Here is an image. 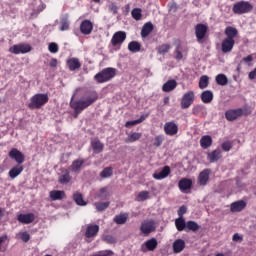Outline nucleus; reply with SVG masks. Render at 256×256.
I'll return each instance as SVG.
<instances>
[{"label":"nucleus","mask_w":256,"mask_h":256,"mask_svg":"<svg viewBox=\"0 0 256 256\" xmlns=\"http://www.w3.org/2000/svg\"><path fill=\"white\" fill-rule=\"evenodd\" d=\"M128 50H130L131 53H139V51H141V43L137 41H131L128 44Z\"/></svg>","instance_id":"58836bf2"},{"label":"nucleus","mask_w":256,"mask_h":256,"mask_svg":"<svg viewBox=\"0 0 256 256\" xmlns=\"http://www.w3.org/2000/svg\"><path fill=\"white\" fill-rule=\"evenodd\" d=\"M223 156L221 155V149H216L212 152H209L207 154V159L210 163H216V161H219Z\"/></svg>","instance_id":"bb28decb"},{"label":"nucleus","mask_w":256,"mask_h":256,"mask_svg":"<svg viewBox=\"0 0 256 256\" xmlns=\"http://www.w3.org/2000/svg\"><path fill=\"white\" fill-rule=\"evenodd\" d=\"M164 133L170 137H173L179 133V126L177 123H175V121L166 122L164 124Z\"/></svg>","instance_id":"9b49d317"},{"label":"nucleus","mask_w":256,"mask_h":256,"mask_svg":"<svg viewBox=\"0 0 256 256\" xmlns=\"http://www.w3.org/2000/svg\"><path fill=\"white\" fill-rule=\"evenodd\" d=\"M126 39H127V32L117 31L113 34L110 43L112 47H117V49H121V45L125 43Z\"/></svg>","instance_id":"423d86ee"},{"label":"nucleus","mask_w":256,"mask_h":256,"mask_svg":"<svg viewBox=\"0 0 256 256\" xmlns=\"http://www.w3.org/2000/svg\"><path fill=\"white\" fill-rule=\"evenodd\" d=\"M80 33L82 35H91L93 33V22L91 20H84L80 24Z\"/></svg>","instance_id":"4468645a"},{"label":"nucleus","mask_w":256,"mask_h":256,"mask_svg":"<svg viewBox=\"0 0 256 256\" xmlns=\"http://www.w3.org/2000/svg\"><path fill=\"white\" fill-rule=\"evenodd\" d=\"M103 241L109 245H115V243H117V239L113 235L104 236Z\"/></svg>","instance_id":"864d4df0"},{"label":"nucleus","mask_w":256,"mask_h":256,"mask_svg":"<svg viewBox=\"0 0 256 256\" xmlns=\"http://www.w3.org/2000/svg\"><path fill=\"white\" fill-rule=\"evenodd\" d=\"M20 47H21V53L22 54L29 53L33 49L31 47V45H29V44H20Z\"/></svg>","instance_id":"bf43d9fd"},{"label":"nucleus","mask_w":256,"mask_h":256,"mask_svg":"<svg viewBox=\"0 0 256 256\" xmlns=\"http://www.w3.org/2000/svg\"><path fill=\"white\" fill-rule=\"evenodd\" d=\"M58 181L60 185H67L68 183L71 182V173L69 170H64L62 171V175L59 176Z\"/></svg>","instance_id":"c756f323"},{"label":"nucleus","mask_w":256,"mask_h":256,"mask_svg":"<svg viewBox=\"0 0 256 256\" xmlns=\"http://www.w3.org/2000/svg\"><path fill=\"white\" fill-rule=\"evenodd\" d=\"M143 10L141 8H134L131 12L132 17L135 21H141V17H143Z\"/></svg>","instance_id":"49530a36"},{"label":"nucleus","mask_w":256,"mask_h":256,"mask_svg":"<svg viewBox=\"0 0 256 256\" xmlns=\"http://www.w3.org/2000/svg\"><path fill=\"white\" fill-rule=\"evenodd\" d=\"M226 35V39H230L232 41H235V37L239 35V30L233 26H227L224 31Z\"/></svg>","instance_id":"5701e85b"},{"label":"nucleus","mask_w":256,"mask_h":256,"mask_svg":"<svg viewBox=\"0 0 256 256\" xmlns=\"http://www.w3.org/2000/svg\"><path fill=\"white\" fill-rule=\"evenodd\" d=\"M233 47H235V40L225 38L221 44V51L222 53H231V51H233Z\"/></svg>","instance_id":"a211bd4d"},{"label":"nucleus","mask_w":256,"mask_h":256,"mask_svg":"<svg viewBox=\"0 0 256 256\" xmlns=\"http://www.w3.org/2000/svg\"><path fill=\"white\" fill-rule=\"evenodd\" d=\"M18 235L23 243H29L31 240V235H29L27 232H20Z\"/></svg>","instance_id":"5fc2aeb1"},{"label":"nucleus","mask_w":256,"mask_h":256,"mask_svg":"<svg viewBox=\"0 0 256 256\" xmlns=\"http://www.w3.org/2000/svg\"><path fill=\"white\" fill-rule=\"evenodd\" d=\"M142 136V133L134 132L128 136V138L126 139V143H135V141H139Z\"/></svg>","instance_id":"c03bdc74"},{"label":"nucleus","mask_w":256,"mask_h":256,"mask_svg":"<svg viewBox=\"0 0 256 256\" xmlns=\"http://www.w3.org/2000/svg\"><path fill=\"white\" fill-rule=\"evenodd\" d=\"M17 221H19V223H22L23 225H30V223H33V221H35V214H18Z\"/></svg>","instance_id":"2eb2a0df"},{"label":"nucleus","mask_w":256,"mask_h":256,"mask_svg":"<svg viewBox=\"0 0 256 256\" xmlns=\"http://www.w3.org/2000/svg\"><path fill=\"white\" fill-rule=\"evenodd\" d=\"M171 49V45L169 44H162L158 47V53L160 55H165V53H169V50Z\"/></svg>","instance_id":"09e8293b"},{"label":"nucleus","mask_w":256,"mask_h":256,"mask_svg":"<svg viewBox=\"0 0 256 256\" xmlns=\"http://www.w3.org/2000/svg\"><path fill=\"white\" fill-rule=\"evenodd\" d=\"M85 164V159L80 158L77 160H74L70 166V169L73 173H79L81 171V167Z\"/></svg>","instance_id":"cd10ccee"},{"label":"nucleus","mask_w":256,"mask_h":256,"mask_svg":"<svg viewBox=\"0 0 256 256\" xmlns=\"http://www.w3.org/2000/svg\"><path fill=\"white\" fill-rule=\"evenodd\" d=\"M51 201H61L65 199V191L63 190H52L49 192Z\"/></svg>","instance_id":"393cba45"},{"label":"nucleus","mask_w":256,"mask_h":256,"mask_svg":"<svg viewBox=\"0 0 256 256\" xmlns=\"http://www.w3.org/2000/svg\"><path fill=\"white\" fill-rule=\"evenodd\" d=\"M149 199V191H141L138 193L136 196V201L141 202V201H147Z\"/></svg>","instance_id":"de8ad7c7"},{"label":"nucleus","mask_w":256,"mask_h":256,"mask_svg":"<svg viewBox=\"0 0 256 256\" xmlns=\"http://www.w3.org/2000/svg\"><path fill=\"white\" fill-rule=\"evenodd\" d=\"M209 175H211L210 169H204L202 172H200L198 177L199 185H207V183L209 182Z\"/></svg>","instance_id":"412c9836"},{"label":"nucleus","mask_w":256,"mask_h":256,"mask_svg":"<svg viewBox=\"0 0 256 256\" xmlns=\"http://www.w3.org/2000/svg\"><path fill=\"white\" fill-rule=\"evenodd\" d=\"M215 81L217 85H220L221 87H225V85L229 83V79L225 74H218L215 78Z\"/></svg>","instance_id":"4c0bfd02"},{"label":"nucleus","mask_w":256,"mask_h":256,"mask_svg":"<svg viewBox=\"0 0 256 256\" xmlns=\"http://www.w3.org/2000/svg\"><path fill=\"white\" fill-rule=\"evenodd\" d=\"M108 11H110V13H113V15H117V13H119V7L117 6V3L111 2L108 5Z\"/></svg>","instance_id":"3c124183"},{"label":"nucleus","mask_w":256,"mask_h":256,"mask_svg":"<svg viewBox=\"0 0 256 256\" xmlns=\"http://www.w3.org/2000/svg\"><path fill=\"white\" fill-rule=\"evenodd\" d=\"M8 240H9V236H7V234L0 236V251H1V245L4 244Z\"/></svg>","instance_id":"0e129e2a"},{"label":"nucleus","mask_w":256,"mask_h":256,"mask_svg":"<svg viewBox=\"0 0 256 256\" xmlns=\"http://www.w3.org/2000/svg\"><path fill=\"white\" fill-rule=\"evenodd\" d=\"M112 175H113L112 167H106L100 173V177H102V179H107V178L111 177Z\"/></svg>","instance_id":"a18cd8bd"},{"label":"nucleus","mask_w":256,"mask_h":256,"mask_svg":"<svg viewBox=\"0 0 256 256\" xmlns=\"http://www.w3.org/2000/svg\"><path fill=\"white\" fill-rule=\"evenodd\" d=\"M192 113L197 117H205L207 115V108L203 104H197L193 107Z\"/></svg>","instance_id":"a878e982"},{"label":"nucleus","mask_w":256,"mask_h":256,"mask_svg":"<svg viewBox=\"0 0 256 256\" xmlns=\"http://www.w3.org/2000/svg\"><path fill=\"white\" fill-rule=\"evenodd\" d=\"M110 203L109 202H96L95 207L97 211H105L109 207Z\"/></svg>","instance_id":"8fccbe9b"},{"label":"nucleus","mask_w":256,"mask_h":256,"mask_svg":"<svg viewBox=\"0 0 256 256\" xmlns=\"http://www.w3.org/2000/svg\"><path fill=\"white\" fill-rule=\"evenodd\" d=\"M175 227L177 231H186L187 223L185 222V218H177L175 220Z\"/></svg>","instance_id":"e433bc0d"},{"label":"nucleus","mask_w":256,"mask_h":256,"mask_svg":"<svg viewBox=\"0 0 256 256\" xmlns=\"http://www.w3.org/2000/svg\"><path fill=\"white\" fill-rule=\"evenodd\" d=\"M163 141H165L163 135L156 136L154 139V147H161V145H163Z\"/></svg>","instance_id":"6e6d98bb"},{"label":"nucleus","mask_w":256,"mask_h":256,"mask_svg":"<svg viewBox=\"0 0 256 256\" xmlns=\"http://www.w3.org/2000/svg\"><path fill=\"white\" fill-rule=\"evenodd\" d=\"M222 149L223 151L228 152L230 149H233V143H231L230 141L223 142Z\"/></svg>","instance_id":"052dcab7"},{"label":"nucleus","mask_w":256,"mask_h":256,"mask_svg":"<svg viewBox=\"0 0 256 256\" xmlns=\"http://www.w3.org/2000/svg\"><path fill=\"white\" fill-rule=\"evenodd\" d=\"M209 87V76L203 75L199 80V89H207Z\"/></svg>","instance_id":"37998d69"},{"label":"nucleus","mask_w":256,"mask_h":256,"mask_svg":"<svg viewBox=\"0 0 256 256\" xmlns=\"http://www.w3.org/2000/svg\"><path fill=\"white\" fill-rule=\"evenodd\" d=\"M9 53H13L14 55H20L21 53V44L13 45L9 48Z\"/></svg>","instance_id":"603ef678"},{"label":"nucleus","mask_w":256,"mask_h":256,"mask_svg":"<svg viewBox=\"0 0 256 256\" xmlns=\"http://www.w3.org/2000/svg\"><path fill=\"white\" fill-rule=\"evenodd\" d=\"M70 22L67 16L60 19V31H69Z\"/></svg>","instance_id":"ea45409f"},{"label":"nucleus","mask_w":256,"mask_h":256,"mask_svg":"<svg viewBox=\"0 0 256 256\" xmlns=\"http://www.w3.org/2000/svg\"><path fill=\"white\" fill-rule=\"evenodd\" d=\"M232 11L235 15H245V13L253 11V6L249 1H240L233 5Z\"/></svg>","instance_id":"39448f33"},{"label":"nucleus","mask_w":256,"mask_h":256,"mask_svg":"<svg viewBox=\"0 0 256 256\" xmlns=\"http://www.w3.org/2000/svg\"><path fill=\"white\" fill-rule=\"evenodd\" d=\"M8 157L17 162V165H23V163H25V155L17 148H12L8 153Z\"/></svg>","instance_id":"9d476101"},{"label":"nucleus","mask_w":256,"mask_h":256,"mask_svg":"<svg viewBox=\"0 0 256 256\" xmlns=\"http://www.w3.org/2000/svg\"><path fill=\"white\" fill-rule=\"evenodd\" d=\"M245 207H247V202H245L244 200H239V201L233 202L230 205V211L231 213H240V211H243Z\"/></svg>","instance_id":"6ab92c4d"},{"label":"nucleus","mask_w":256,"mask_h":256,"mask_svg":"<svg viewBox=\"0 0 256 256\" xmlns=\"http://www.w3.org/2000/svg\"><path fill=\"white\" fill-rule=\"evenodd\" d=\"M50 67H57V59L53 58V59L50 61Z\"/></svg>","instance_id":"774afa93"},{"label":"nucleus","mask_w":256,"mask_h":256,"mask_svg":"<svg viewBox=\"0 0 256 256\" xmlns=\"http://www.w3.org/2000/svg\"><path fill=\"white\" fill-rule=\"evenodd\" d=\"M253 61V56L252 55H248L247 57H244L242 59V63H247L249 65V63H251Z\"/></svg>","instance_id":"e2e57ef3"},{"label":"nucleus","mask_w":256,"mask_h":256,"mask_svg":"<svg viewBox=\"0 0 256 256\" xmlns=\"http://www.w3.org/2000/svg\"><path fill=\"white\" fill-rule=\"evenodd\" d=\"M159 245V242H157L156 238H151L146 240L142 246L141 249L143 253H147V251H155L157 249V246Z\"/></svg>","instance_id":"f8f14e48"},{"label":"nucleus","mask_w":256,"mask_h":256,"mask_svg":"<svg viewBox=\"0 0 256 256\" xmlns=\"http://www.w3.org/2000/svg\"><path fill=\"white\" fill-rule=\"evenodd\" d=\"M127 219H129V213H120L113 218V221L116 225H125L127 223Z\"/></svg>","instance_id":"7c9ffc66"},{"label":"nucleus","mask_w":256,"mask_h":256,"mask_svg":"<svg viewBox=\"0 0 256 256\" xmlns=\"http://www.w3.org/2000/svg\"><path fill=\"white\" fill-rule=\"evenodd\" d=\"M199 224H197V222L193 221V220H190L186 223V232H189V231H199Z\"/></svg>","instance_id":"79ce46f5"},{"label":"nucleus","mask_w":256,"mask_h":256,"mask_svg":"<svg viewBox=\"0 0 256 256\" xmlns=\"http://www.w3.org/2000/svg\"><path fill=\"white\" fill-rule=\"evenodd\" d=\"M81 95L79 100L71 101L70 107L74 111V119H77L85 109L91 107L94 103H97L99 100V93L95 90H85L83 88H77L72 96V99H75L77 95Z\"/></svg>","instance_id":"f257e3e1"},{"label":"nucleus","mask_w":256,"mask_h":256,"mask_svg":"<svg viewBox=\"0 0 256 256\" xmlns=\"http://www.w3.org/2000/svg\"><path fill=\"white\" fill-rule=\"evenodd\" d=\"M207 31H209V27L205 24L199 23L195 26V35L199 43H203V39H205Z\"/></svg>","instance_id":"1a4fd4ad"},{"label":"nucleus","mask_w":256,"mask_h":256,"mask_svg":"<svg viewBox=\"0 0 256 256\" xmlns=\"http://www.w3.org/2000/svg\"><path fill=\"white\" fill-rule=\"evenodd\" d=\"M174 89H177V80L174 79L168 80L162 86V91L164 93H171V91H174Z\"/></svg>","instance_id":"b1692460"},{"label":"nucleus","mask_w":256,"mask_h":256,"mask_svg":"<svg viewBox=\"0 0 256 256\" xmlns=\"http://www.w3.org/2000/svg\"><path fill=\"white\" fill-rule=\"evenodd\" d=\"M250 80L256 79V67L248 74Z\"/></svg>","instance_id":"69168bd1"},{"label":"nucleus","mask_w":256,"mask_h":256,"mask_svg":"<svg viewBox=\"0 0 256 256\" xmlns=\"http://www.w3.org/2000/svg\"><path fill=\"white\" fill-rule=\"evenodd\" d=\"M185 213H187V206L182 205V206L178 209V217H179V218H183V216L185 215Z\"/></svg>","instance_id":"680f3d73"},{"label":"nucleus","mask_w":256,"mask_h":256,"mask_svg":"<svg viewBox=\"0 0 256 256\" xmlns=\"http://www.w3.org/2000/svg\"><path fill=\"white\" fill-rule=\"evenodd\" d=\"M195 101V92L193 91H188L186 92L181 99V109H189L192 105L193 102Z\"/></svg>","instance_id":"6e6552de"},{"label":"nucleus","mask_w":256,"mask_h":256,"mask_svg":"<svg viewBox=\"0 0 256 256\" xmlns=\"http://www.w3.org/2000/svg\"><path fill=\"white\" fill-rule=\"evenodd\" d=\"M67 67L70 71H76V69H81V62L78 58H70L67 60Z\"/></svg>","instance_id":"c85d7f7f"},{"label":"nucleus","mask_w":256,"mask_h":256,"mask_svg":"<svg viewBox=\"0 0 256 256\" xmlns=\"http://www.w3.org/2000/svg\"><path fill=\"white\" fill-rule=\"evenodd\" d=\"M176 59L180 61V59H183V53L181 52V44H178L175 51Z\"/></svg>","instance_id":"13d9d810"},{"label":"nucleus","mask_w":256,"mask_h":256,"mask_svg":"<svg viewBox=\"0 0 256 256\" xmlns=\"http://www.w3.org/2000/svg\"><path fill=\"white\" fill-rule=\"evenodd\" d=\"M213 145V138L209 135L202 136L200 139V146L202 149H209Z\"/></svg>","instance_id":"2f4dec72"},{"label":"nucleus","mask_w":256,"mask_h":256,"mask_svg":"<svg viewBox=\"0 0 256 256\" xmlns=\"http://www.w3.org/2000/svg\"><path fill=\"white\" fill-rule=\"evenodd\" d=\"M233 241H243V238L241 236H239L238 233L234 234L232 237Z\"/></svg>","instance_id":"338daca9"},{"label":"nucleus","mask_w":256,"mask_h":256,"mask_svg":"<svg viewBox=\"0 0 256 256\" xmlns=\"http://www.w3.org/2000/svg\"><path fill=\"white\" fill-rule=\"evenodd\" d=\"M153 32V23L147 22L143 25L142 30H141V37H149L151 33Z\"/></svg>","instance_id":"473e14b6"},{"label":"nucleus","mask_w":256,"mask_h":256,"mask_svg":"<svg viewBox=\"0 0 256 256\" xmlns=\"http://www.w3.org/2000/svg\"><path fill=\"white\" fill-rule=\"evenodd\" d=\"M48 50L50 51V53H58L59 45H57V43H55V42H52L49 44Z\"/></svg>","instance_id":"4d7b16f0"},{"label":"nucleus","mask_w":256,"mask_h":256,"mask_svg":"<svg viewBox=\"0 0 256 256\" xmlns=\"http://www.w3.org/2000/svg\"><path fill=\"white\" fill-rule=\"evenodd\" d=\"M73 200L75 201V203L77 205H80L82 207L87 205V202H85V200H83V195L81 193H79V192H75L73 194Z\"/></svg>","instance_id":"a19ab883"},{"label":"nucleus","mask_w":256,"mask_h":256,"mask_svg":"<svg viewBox=\"0 0 256 256\" xmlns=\"http://www.w3.org/2000/svg\"><path fill=\"white\" fill-rule=\"evenodd\" d=\"M248 117V115H251V110L249 109H230L225 112V118L227 121H236V119H239V117Z\"/></svg>","instance_id":"20e7f679"},{"label":"nucleus","mask_w":256,"mask_h":256,"mask_svg":"<svg viewBox=\"0 0 256 256\" xmlns=\"http://www.w3.org/2000/svg\"><path fill=\"white\" fill-rule=\"evenodd\" d=\"M49 103V95L47 94H35L30 98V103L28 104L29 109H41L43 105Z\"/></svg>","instance_id":"7ed1b4c3"},{"label":"nucleus","mask_w":256,"mask_h":256,"mask_svg":"<svg viewBox=\"0 0 256 256\" xmlns=\"http://www.w3.org/2000/svg\"><path fill=\"white\" fill-rule=\"evenodd\" d=\"M91 147L96 155L99 153H103V149H105V144L101 142L99 139H95L91 141Z\"/></svg>","instance_id":"4be33fe9"},{"label":"nucleus","mask_w":256,"mask_h":256,"mask_svg":"<svg viewBox=\"0 0 256 256\" xmlns=\"http://www.w3.org/2000/svg\"><path fill=\"white\" fill-rule=\"evenodd\" d=\"M147 117H149V114H143L137 120L127 121L125 123V127L129 128V127H133L135 125H139V123H143V121H145V119H147Z\"/></svg>","instance_id":"c9c22d12"},{"label":"nucleus","mask_w":256,"mask_h":256,"mask_svg":"<svg viewBox=\"0 0 256 256\" xmlns=\"http://www.w3.org/2000/svg\"><path fill=\"white\" fill-rule=\"evenodd\" d=\"M117 75V69L115 68H104L102 71L98 72L94 79L96 83H107L108 81H111Z\"/></svg>","instance_id":"f03ea898"},{"label":"nucleus","mask_w":256,"mask_h":256,"mask_svg":"<svg viewBox=\"0 0 256 256\" xmlns=\"http://www.w3.org/2000/svg\"><path fill=\"white\" fill-rule=\"evenodd\" d=\"M99 233V225L97 224H88L86 226V231L84 236L86 237V239H93L95 237H97Z\"/></svg>","instance_id":"ddd939ff"},{"label":"nucleus","mask_w":256,"mask_h":256,"mask_svg":"<svg viewBox=\"0 0 256 256\" xmlns=\"http://www.w3.org/2000/svg\"><path fill=\"white\" fill-rule=\"evenodd\" d=\"M202 103H211L213 101V92L211 90H205L201 93Z\"/></svg>","instance_id":"f704fd0d"},{"label":"nucleus","mask_w":256,"mask_h":256,"mask_svg":"<svg viewBox=\"0 0 256 256\" xmlns=\"http://www.w3.org/2000/svg\"><path fill=\"white\" fill-rule=\"evenodd\" d=\"M172 247H173L174 253H181V251L185 249V240L183 239L175 240Z\"/></svg>","instance_id":"72a5a7b5"},{"label":"nucleus","mask_w":256,"mask_h":256,"mask_svg":"<svg viewBox=\"0 0 256 256\" xmlns=\"http://www.w3.org/2000/svg\"><path fill=\"white\" fill-rule=\"evenodd\" d=\"M155 229H157V227L155 226L154 220H144L140 226V231H141L142 235H144L145 237H147V236L151 235V233L155 232Z\"/></svg>","instance_id":"0eeeda50"},{"label":"nucleus","mask_w":256,"mask_h":256,"mask_svg":"<svg viewBox=\"0 0 256 256\" xmlns=\"http://www.w3.org/2000/svg\"><path fill=\"white\" fill-rule=\"evenodd\" d=\"M171 175V167L164 166L160 172H155L153 174V179H156L157 181H161L162 179H167V176Z\"/></svg>","instance_id":"f3484780"},{"label":"nucleus","mask_w":256,"mask_h":256,"mask_svg":"<svg viewBox=\"0 0 256 256\" xmlns=\"http://www.w3.org/2000/svg\"><path fill=\"white\" fill-rule=\"evenodd\" d=\"M178 187L182 193H187V191H189V189H191V187H193V181L188 178H182L178 182Z\"/></svg>","instance_id":"dca6fc26"},{"label":"nucleus","mask_w":256,"mask_h":256,"mask_svg":"<svg viewBox=\"0 0 256 256\" xmlns=\"http://www.w3.org/2000/svg\"><path fill=\"white\" fill-rule=\"evenodd\" d=\"M24 169L23 164H17L12 167L8 172L10 179H16V177H19V175L23 173Z\"/></svg>","instance_id":"aec40b11"}]
</instances>
